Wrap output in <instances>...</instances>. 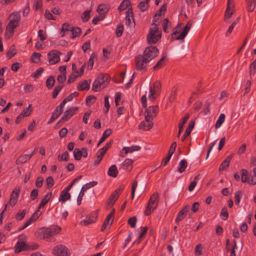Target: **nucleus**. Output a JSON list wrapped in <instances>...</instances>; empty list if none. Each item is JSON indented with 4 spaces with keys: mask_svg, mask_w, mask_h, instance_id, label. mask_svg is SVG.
<instances>
[{
    "mask_svg": "<svg viewBox=\"0 0 256 256\" xmlns=\"http://www.w3.org/2000/svg\"><path fill=\"white\" fill-rule=\"evenodd\" d=\"M187 167V162L185 160H180V167L178 168V171L180 173H182L185 171Z\"/></svg>",
    "mask_w": 256,
    "mask_h": 256,
    "instance_id": "43",
    "label": "nucleus"
},
{
    "mask_svg": "<svg viewBox=\"0 0 256 256\" xmlns=\"http://www.w3.org/2000/svg\"><path fill=\"white\" fill-rule=\"evenodd\" d=\"M30 158V156H28V154L20 155L16 160V164H24Z\"/></svg>",
    "mask_w": 256,
    "mask_h": 256,
    "instance_id": "29",
    "label": "nucleus"
},
{
    "mask_svg": "<svg viewBox=\"0 0 256 256\" xmlns=\"http://www.w3.org/2000/svg\"><path fill=\"white\" fill-rule=\"evenodd\" d=\"M72 27L70 26V24L68 23H64L62 24V37L64 36L68 32L72 31Z\"/></svg>",
    "mask_w": 256,
    "mask_h": 256,
    "instance_id": "31",
    "label": "nucleus"
},
{
    "mask_svg": "<svg viewBox=\"0 0 256 256\" xmlns=\"http://www.w3.org/2000/svg\"><path fill=\"white\" fill-rule=\"evenodd\" d=\"M105 154L102 152H98L96 153V159L94 162V165L98 166L100 164Z\"/></svg>",
    "mask_w": 256,
    "mask_h": 256,
    "instance_id": "37",
    "label": "nucleus"
},
{
    "mask_svg": "<svg viewBox=\"0 0 256 256\" xmlns=\"http://www.w3.org/2000/svg\"><path fill=\"white\" fill-rule=\"evenodd\" d=\"M145 108V112L146 113L145 116L146 120H148V118L152 120L158 112V105L150 106L148 108L146 107Z\"/></svg>",
    "mask_w": 256,
    "mask_h": 256,
    "instance_id": "11",
    "label": "nucleus"
},
{
    "mask_svg": "<svg viewBox=\"0 0 256 256\" xmlns=\"http://www.w3.org/2000/svg\"><path fill=\"white\" fill-rule=\"evenodd\" d=\"M64 87V86L58 85L56 86L54 89L53 92L52 93V98H56L59 92Z\"/></svg>",
    "mask_w": 256,
    "mask_h": 256,
    "instance_id": "50",
    "label": "nucleus"
},
{
    "mask_svg": "<svg viewBox=\"0 0 256 256\" xmlns=\"http://www.w3.org/2000/svg\"><path fill=\"white\" fill-rule=\"evenodd\" d=\"M140 146H132L130 147H124L122 150L124 152V154H126L128 153H131L135 151H138L140 150Z\"/></svg>",
    "mask_w": 256,
    "mask_h": 256,
    "instance_id": "25",
    "label": "nucleus"
},
{
    "mask_svg": "<svg viewBox=\"0 0 256 256\" xmlns=\"http://www.w3.org/2000/svg\"><path fill=\"white\" fill-rule=\"evenodd\" d=\"M220 216L222 220H226L228 216V212L226 206H224L221 210Z\"/></svg>",
    "mask_w": 256,
    "mask_h": 256,
    "instance_id": "39",
    "label": "nucleus"
},
{
    "mask_svg": "<svg viewBox=\"0 0 256 256\" xmlns=\"http://www.w3.org/2000/svg\"><path fill=\"white\" fill-rule=\"evenodd\" d=\"M150 59L146 58L144 54H139L135 58V66L137 70L146 71L147 64L150 62Z\"/></svg>",
    "mask_w": 256,
    "mask_h": 256,
    "instance_id": "4",
    "label": "nucleus"
},
{
    "mask_svg": "<svg viewBox=\"0 0 256 256\" xmlns=\"http://www.w3.org/2000/svg\"><path fill=\"white\" fill-rule=\"evenodd\" d=\"M166 10V4H164L154 14V17H159L161 16L162 12H165Z\"/></svg>",
    "mask_w": 256,
    "mask_h": 256,
    "instance_id": "55",
    "label": "nucleus"
},
{
    "mask_svg": "<svg viewBox=\"0 0 256 256\" xmlns=\"http://www.w3.org/2000/svg\"><path fill=\"white\" fill-rule=\"evenodd\" d=\"M118 174V170L116 165H112L108 168V176L116 178Z\"/></svg>",
    "mask_w": 256,
    "mask_h": 256,
    "instance_id": "30",
    "label": "nucleus"
},
{
    "mask_svg": "<svg viewBox=\"0 0 256 256\" xmlns=\"http://www.w3.org/2000/svg\"><path fill=\"white\" fill-rule=\"evenodd\" d=\"M190 28L188 26H185L182 32L177 36L178 39H184Z\"/></svg>",
    "mask_w": 256,
    "mask_h": 256,
    "instance_id": "46",
    "label": "nucleus"
},
{
    "mask_svg": "<svg viewBox=\"0 0 256 256\" xmlns=\"http://www.w3.org/2000/svg\"><path fill=\"white\" fill-rule=\"evenodd\" d=\"M247 4H248V6H247V10L248 12H252L256 6V2H252L250 0H246Z\"/></svg>",
    "mask_w": 256,
    "mask_h": 256,
    "instance_id": "53",
    "label": "nucleus"
},
{
    "mask_svg": "<svg viewBox=\"0 0 256 256\" xmlns=\"http://www.w3.org/2000/svg\"><path fill=\"white\" fill-rule=\"evenodd\" d=\"M16 50L15 48V46L12 44L9 50L6 53L7 57L10 59L14 56L16 54Z\"/></svg>",
    "mask_w": 256,
    "mask_h": 256,
    "instance_id": "35",
    "label": "nucleus"
},
{
    "mask_svg": "<svg viewBox=\"0 0 256 256\" xmlns=\"http://www.w3.org/2000/svg\"><path fill=\"white\" fill-rule=\"evenodd\" d=\"M124 188V186L120 185L111 194L107 201L108 207L111 208L113 206L116 202L120 194L122 192Z\"/></svg>",
    "mask_w": 256,
    "mask_h": 256,
    "instance_id": "6",
    "label": "nucleus"
},
{
    "mask_svg": "<svg viewBox=\"0 0 256 256\" xmlns=\"http://www.w3.org/2000/svg\"><path fill=\"white\" fill-rule=\"evenodd\" d=\"M62 52L57 50H52L48 54V62L50 64H54L60 60V55Z\"/></svg>",
    "mask_w": 256,
    "mask_h": 256,
    "instance_id": "12",
    "label": "nucleus"
},
{
    "mask_svg": "<svg viewBox=\"0 0 256 256\" xmlns=\"http://www.w3.org/2000/svg\"><path fill=\"white\" fill-rule=\"evenodd\" d=\"M194 125V122L191 121L189 122L186 131L182 138V141L184 142L186 138L190 135Z\"/></svg>",
    "mask_w": 256,
    "mask_h": 256,
    "instance_id": "19",
    "label": "nucleus"
},
{
    "mask_svg": "<svg viewBox=\"0 0 256 256\" xmlns=\"http://www.w3.org/2000/svg\"><path fill=\"white\" fill-rule=\"evenodd\" d=\"M130 5H131L130 2L129 0H123L118 8V10L120 12L127 8Z\"/></svg>",
    "mask_w": 256,
    "mask_h": 256,
    "instance_id": "33",
    "label": "nucleus"
},
{
    "mask_svg": "<svg viewBox=\"0 0 256 256\" xmlns=\"http://www.w3.org/2000/svg\"><path fill=\"white\" fill-rule=\"evenodd\" d=\"M112 133V130L110 128H108L105 130L102 137L100 138V142H104L106 139L108 138Z\"/></svg>",
    "mask_w": 256,
    "mask_h": 256,
    "instance_id": "48",
    "label": "nucleus"
},
{
    "mask_svg": "<svg viewBox=\"0 0 256 256\" xmlns=\"http://www.w3.org/2000/svg\"><path fill=\"white\" fill-rule=\"evenodd\" d=\"M40 210L38 208V210L32 214L31 217L30 218L33 222H35L40 217L41 213L40 212Z\"/></svg>",
    "mask_w": 256,
    "mask_h": 256,
    "instance_id": "61",
    "label": "nucleus"
},
{
    "mask_svg": "<svg viewBox=\"0 0 256 256\" xmlns=\"http://www.w3.org/2000/svg\"><path fill=\"white\" fill-rule=\"evenodd\" d=\"M232 14V10L231 9V8L229 7V6H226V9L224 14L225 20H226L227 18H230Z\"/></svg>",
    "mask_w": 256,
    "mask_h": 256,
    "instance_id": "64",
    "label": "nucleus"
},
{
    "mask_svg": "<svg viewBox=\"0 0 256 256\" xmlns=\"http://www.w3.org/2000/svg\"><path fill=\"white\" fill-rule=\"evenodd\" d=\"M156 208V206H152L150 204H148L144 212L146 216L150 215Z\"/></svg>",
    "mask_w": 256,
    "mask_h": 256,
    "instance_id": "40",
    "label": "nucleus"
},
{
    "mask_svg": "<svg viewBox=\"0 0 256 256\" xmlns=\"http://www.w3.org/2000/svg\"><path fill=\"white\" fill-rule=\"evenodd\" d=\"M82 150H80L78 148H76L74 151V156L76 160H80L82 156Z\"/></svg>",
    "mask_w": 256,
    "mask_h": 256,
    "instance_id": "38",
    "label": "nucleus"
},
{
    "mask_svg": "<svg viewBox=\"0 0 256 256\" xmlns=\"http://www.w3.org/2000/svg\"><path fill=\"white\" fill-rule=\"evenodd\" d=\"M242 172V178L241 180L242 182H248V171L246 169H242L241 170Z\"/></svg>",
    "mask_w": 256,
    "mask_h": 256,
    "instance_id": "60",
    "label": "nucleus"
},
{
    "mask_svg": "<svg viewBox=\"0 0 256 256\" xmlns=\"http://www.w3.org/2000/svg\"><path fill=\"white\" fill-rule=\"evenodd\" d=\"M26 213V210H24L22 211L20 210L16 214L15 218L17 220H21L24 218Z\"/></svg>",
    "mask_w": 256,
    "mask_h": 256,
    "instance_id": "45",
    "label": "nucleus"
},
{
    "mask_svg": "<svg viewBox=\"0 0 256 256\" xmlns=\"http://www.w3.org/2000/svg\"><path fill=\"white\" fill-rule=\"evenodd\" d=\"M154 123L152 120L148 119L142 122L138 126L140 129H142L144 130H149L153 126Z\"/></svg>",
    "mask_w": 256,
    "mask_h": 256,
    "instance_id": "15",
    "label": "nucleus"
},
{
    "mask_svg": "<svg viewBox=\"0 0 256 256\" xmlns=\"http://www.w3.org/2000/svg\"><path fill=\"white\" fill-rule=\"evenodd\" d=\"M190 118V114H186V115L184 116L182 120L178 124V132L177 134V137H179L182 132L183 130L184 126L186 124V122L188 121V119Z\"/></svg>",
    "mask_w": 256,
    "mask_h": 256,
    "instance_id": "22",
    "label": "nucleus"
},
{
    "mask_svg": "<svg viewBox=\"0 0 256 256\" xmlns=\"http://www.w3.org/2000/svg\"><path fill=\"white\" fill-rule=\"evenodd\" d=\"M90 10H87L83 12L82 15V22H85L89 20L90 16Z\"/></svg>",
    "mask_w": 256,
    "mask_h": 256,
    "instance_id": "47",
    "label": "nucleus"
},
{
    "mask_svg": "<svg viewBox=\"0 0 256 256\" xmlns=\"http://www.w3.org/2000/svg\"><path fill=\"white\" fill-rule=\"evenodd\" d=\"M136 216H134L130 218L128 220V224L132 228H134L136 226Z\"/></svg>",
    "mask_w": 256,
    "mask_h": 256,
    "instance_id": "63",
    "label": "nucleus"
},
{
    "mask_svg": "<svg viewBox=\"0 0 256 256\" xmlns=\"http://www.w3.org/2000/svg\"><path fill=\"white\" fill-rule=\"evenodd\" d=\"M159 195L158 192L154 193L150 196L148 203L156 208L158 202Z\"/></svg>",
    "mask_w": 256,
    "mask_h": 256,
    "instance_id": "23",
    "label": "nucleus"
},
{
    "mask_svg": "<svg viewBox=\"0 0 256 256\" xmlns=\"http://www.w3.org/2000/svg\"><path fill=\"white\" fill-rule=\"evenodd\" d=\"M10 18H11L8 24L6 27V34L9 32L12 36L14 32V29L18 26V22L20 20V16L18 13H12Z\"/></svg>",
    "mask_w": 256,
    "mask_h": 256,
    "instance_id": "3",
    "label": "nucleus"
},
{
    "mask_svg": "<svg viewBox=\"0 0 256 256\" xmlns=\"http://www.w3.org/2000/svg\"><path fill=\"white\" fill-rule=\"evenodd\" d=\"M148 2H140L138 4V8L142 12H144L148 8Z\"/></svg>",
    "mask_w": 256,
    "mask_h": 256,
    "instance_id": "52",
    "label": "nucleus"
},
{
    "mask_svg": "<svg viewBox=\"0 0 256 256\" xmlns=\"http://www.w3.org/2000/svg\"><path fill=\"white\" fill-rule=\"evenodd\" d=\"M225 114H221L215 124L216 128H218L220 127L222 124L224 123L225 120Z\"/></svg>",
    "mask_w": 256,
    "mask_h": 256,
    "instance_id": "34",
    "label": "nucleus"
},
{
    "mask_svg": "<svg viewBox=\"0 0 256 256\" xmlns=\"http://www.w3.org/2000/svg\"><path fill=\"white\" fill-rule=\"evenodd\" d=\"M126 24L128 26H135V22L134 18V14L132 7L128 8L126 11Z\"/></svg>",
    "mask_w": 256,
    "mask_h": 256,
    "instance_id": "14",
    "label": "nucleus"
},
{
    "mask_svg": "<svg viewBox=\"0 0 256 256\" xmlns=\"http://www.w3.org/2000/svg\"><path fill=\"white\" fill-rule=\"evenodd\" d=\"M203 250V246L201 244H199L195 248L194 254L196 256H200L202 254V250Z\"/></svg>",
    "mask_w": 256,
    "mask_h": 256,
    "instance_id": "54",
    "label": "nucleus"
},
{
    "mask_svg": "<svg viewBox=\"0 0 256 256\" xmlns=\"http://www.w3.org/2000/svg\"><path fill=\"white\" fill-rule=\"evenodd\" d=\"M108 10L109 9L104 4H100L98 6L96 10L98 12L101 13L100 14H104L108 12Z\"/></svg>",
    "mask_w": 256,
    "mask_h": 256,
    "instance_id": "42",
    "label": "nucleus"
},
{
    "mask_svg": "<svg viewBox=\"0 0 256 256\" xmlns=\"http://www.w3.org/2000/svg\"><path fill=\"white\" fill-rule=\"evenodd\" d=\"M69 159V154L67 151H65L62 153V155L59 154L58 157V161H65L67 162Z\"/></svg>",
    "mask_w": 256,
    "mask_h": 256,
    "instance_id": "41",
    "label": "nucleus"
},
{
    "mask_svg": "<svg viewBox=\"0 0 256 256\" xmlns=\"http://www.w3.org/2000/svg\"><path fill=\"white\" fill-rule=\"evenodd\" d=\"M46 182L47 185V188H50L54 184V179L52 176H50L46 179Z\"/></svg>",
    "mask_w": 256,
    "mask_h": 256,
    "instance_id": "62",
    "label": "nucleus"
},
{
    "mask_svg": "<svg viewBox=\"0 0 256 256\" xmlns=\"http://www.w3.org/2000/svg\"><path fill=\"white\" fill-rule=\"evenodd\" d=\"M242 193L240 190H238L236 192L234 196L236 204L239 205L240 198H242Z\"/></svg>",
    "mask_w": 256,
    "mask_h": 256,
    "instance_id": "57",
    "label": "nucleus"
},
{
    "mask_svg": "<svg viewBox=\"0 0 256 256\" xmlns=\"http://www.w3.org/2000/svg\"><path fill=\"white\" fill-rule=\"evenodd\" d=\"M189 208L190 207L188 206H186L180 211L176 219V222L177 224H178L180 221L184 218L188 212Z\"/></svg>",
    "mask_w": 256,
    "mask_h": 256,
    "instance_id": "16",
    "label": "nucleus"
},
{
    "mask_svg": "<svg viewBox=\"0 0 256 256\" xmlns=\"http://www.w3.org/2000/svg\"><path fill=\"white\" fill-rule=\"evenodd\" d=\"M41 54L38 52H34L31 56L33 62L38 64L40 61Z\"/></svg>",
    "mask_w": 256,
    "mask_h": 256,
    "instance_id": "44",
    "label": "nucleus"
},
{
    "mask_svg": "<svg viewBox=\"0 0 256 256\" xmlns=\"http://www.w3.org/2000/svg\"><path fill=\"white\" fill-rule=\"evenodd\" d=\"M148 86H150V94L148 96V99L150 100L154 101L156 99V96L159 95V93H157V92L154 91L152 87L150 86V83L148 81L147 82Z\"/></svg>",
    "mask_w": 256,
    "mask_h": 256,
    "instance_id": "26",
    "label": "nucleus"
},
{
    "mask_svg": "<svg viewBox=\"0 0 256 256\" xmlns=\"http://www.w3.org/2000/svg\"><path fill=\"white\" fill-rule=\"evenodd\" d=\"M55 79L54 76H49L46 80V86L48 90H50L55 84Z\"/></svg>",
    "mask_w": 256,
    "mask_h": 256,
    "instance_id": "32",
    "label": "nucleus"
},
{
    "mask_svg": "<svg viewBox=\"0 0 256 256\" xmlns=\"http://www.w3.org/2000/svg\"><path fill=\"white\" fill-rule=\"evenodd\" d=\"M71 30L72 34V36H71V38H74L76 36H78L82 32L81 28L78 27H72Z\"/></svg>",
    "mask_w": 256,
    "mask_h": 256,
    "instance_id": "36",
    "label": "nucleus"
},
{
    "mask_svg": "<svg viewBox=\"0 0 256 256\" xmlns=\"http://www.w3.org/2000/svg\"><path fill=\"white\" fill-rule=\"evenodd\" d=\"M133 163V160L130 158H126L122 164L121 167L123 170L130 172L132 169Z\"/></svg>",
    "mask_w": 256,
    "mask_h": 256,
    "instance_id": "18",
    "label": "nucleus"
},
{
    "mask_svg": "<svg viewBox=\"0 0 256 256\" xmlns=\"http://www.w3.org/2000/svg\"><path fill=\"white\" fill-rule=\"evenodd\" d=\"M232 158V155L230 154L222 162L219 168L220 172L224 170L226 168H228L229 166L230 162Z\"/></svg>",
    "mask_w": 256,
    "mask_h": 256,
    "instance_id": "21",
    "label": "nucleus"
},
{
    "mask_svg": "<svg viewBox=\"0 0 256 256\" xmlns=\"http://www.w3.org/2000/svg\"><path fill=\"white\" fill-rule=\"evenodd\" d=\"M48 228L50 230V231H52V234L53 236L58 234L61 231V228L56 225L51 226Z\"/></svg>",
    "mask_w": 256,
    "mask_h": 256,
    "instance_id": "51",
    "label": "nucleus"
},
{
    "mask_svg": "<svg viewBox=\"0 0 256 256\" xmlns=\"http://www.w3.org/2000/svg\"><path fill=\"white\" fill-rule=\"evenodd\" d=\"M52 253L56 256H70V254L69 250L62 244L54 246Z\"/></svg>",
    "mask_w": 256,
    "mask_h": 256,
    "instance_id": "7",
    "label": "nucleus"
},
{
    "mask_svg": "<svg viewBox=\"0 0 256 256\" xmlns=\"http://www.w3.org/2000/svg\"><path fill=\"white\" fill-rule=\"evenodd\" d=\"M52 236H53V235L52 234V231H50V230L48 228H44V232H43V238H44V239L48 238Z\"/></svg>",
    "mask_w": 256,
    "mask_h": 256,
    "instance_id": "56",
    "label": "nucleus"
},
{
    "mask_svg": "<svg viewBox=\"0 0 256 256\" xmlns=\"http://www.w3.org/2000/svg\"><path fill=\"white\" fill-rule=\"evenodd\" d=\"M96 219V214L93 213L90 214L89 216L86 218V219L80 222V224L83 223L85 226H88L90 224L94 223Z\"/></svg>",
    "mask_w": 256,
    "mask_h": 256,
    "instance_id": "20",
    "label": "nucleus"
},
{
    "mask_svg": "<svg viewBox=\"0 0 256 256\" xmlns=\"http://www.w3.org/2000/svg\"><path fill=\"white\" fill-rule=\"evenodd\" d=\"M256 72V62H252L250 66L249 74L250 76H254Z\"/></svg>",
    "mask_w": 256,
    "mask_h": 256,
    "instance_id": "59",
    "label": "nucleus"
},
{
    "mask_svg": "<svg viewBox=\"0 0 256 256\" xmlns=\"http://www.w3.org/2000/svg\"><path fill=\"white\" fill-rule=\"evenodd\" d=\"M110 78L108 74H101L97 77L92 84V90L100 92L110 82Z\"/></svg>",
    "mask_w": 256,
    "mask_h": 256,
    "instance_id": "1",
    "label": "nucleus"
},
{
    "mask_svg": "<svg viewBox=\"0 0 256 256\" xmlns=\"http://www.w3.org/2000/svg\"><path fill=\"white\" fill-rule=\"evenodd\" d=\"M159 53L158 48L156 46H149L146 48L143 54L150 61L156 57Z\"/></svg>",
    "mask_w": 256,
    "mask_h": 256,
    "instance_id": "8",
    "label": "nucleus"
},
{
    "mask_svg": "<svg viewBox=\"0 0 256 256\" xmlns=\"http://www.w3.org/2000/svg\"><path fill=\"white\" fill-rule=\"evenodd\" d=\"M96 58V56L94 54H92L89 59V60L88 62V68L90 70H92L94 63V59Z\"/></svg>",
    "mask_w": 256,
    "mask_h": 256,
    "instance_id": "58",
    "label": "nucleus"
},
{
    "mask_svg": "<svg viewBox=\"0 0 256 256\" xmlns=\"http://www.w3.org/2000/svg\"><path fill=\"white\" fill-rule=\"evenodd\" d=\"M38 244H28L24 242H18L16 246L14 252L16 253H19L22 251L32 250L38 248Z\"/></svg>",
    "mask_w": 256,
    "mask_h": 256,
    "instance_id": "5",
    "label": "nucleus"
},
{
    "mask_svg": "<svg viewBox=\"0 0 256 256\" xmlns=\"http://www.w3.org/2000/svg\"><path fill=\"white\" fill-rule=\"evenodd\" d=\"M184 52L185 49L184 46H178L174 49L172 54L174 56H179L183 54Z\"/></svg>",
    "mask_w": 256,
    "mask_h": 256,
    "instance_id": "28",
    "label": "nucleus"
},
{
    "mask_svg": "<svg viewBox=\"0 0 256 256\" xmlns=\"http://www.w3.org/2000/svg\"><path fill=\"white\" fill-rule=\"evenodd\" d=\"M162 32L159 30L157 25L150 29L146 36L148 44H154L160 39Z\"/></svg>",
    "mask_w": 256,
    "mask_h": 256,
    "instance_id": "2",
    "label": "nucleus"
},
{
    "mask_svg": "<svg viewBox=\"0 0 256 256\" xmlns=\"http://www.w3.org/2000/svg\"><path fill=\"white\" fill-rule=\"evenodd\" d=\"M20 191V188L16 187L14 189L12 192L11 193L10 200H9V204L12 206H14L16 204Z\"/></svg>",
    "mask_w": 256,
    "mask_h": 256,
    "instance_id": "13",
    "label": "nucleus"
},
{
    "mask_svg": "<svg viewBox=\"0 0 256 256\" xmlns=\"http://www.w3.org/2000/svg\"><path fill=\"white\" fill-rule=\"evenodd\" d=\"M97 184H98L97 182L92 181L90 182L87 183L86 184H84V186H82V188L79 192V194H78V197L77 198V204H78V206L80 205L82 203V197L84 195V192L88 188L96 186Z\"/></svg>",
    "mask_w": 256,
    "mask_h": 256,
    "instance_id": "10",
    "label": "nucleus"
},
{
    "mask_svg": "<svg viewBox=\"0 0 256 256\" xmlns=\"http://www.w3.org/2000/svg\"><path fill=\"white\" fill-rule=\"evenodd\" d=\"M124 25L122 24H120L118 25L116 30V34L118 37H120L124 32Z\"/></svg>",
    "mask_w": 256,
    "mask_h": 256,
    "instance_id": "49",
    "label": "nucleus"
},
{
    "mask_svg": "<svg viewBox=\"0 0 256 256\" xmlns=\"http://www.w3.org/2000/svg\"><path fill=\"white\" fill-rule=\"evenodd\" d=\"M70 194L68 192L64 190L60 192L59 201L62 202H64L66 200H70Z\"/></svg>",
    "mask_w": 256,
    "mask_h": 256,
    "instance_id": "24",
    "label": "nucleus"
},
{
    "mask_svg": "<svg viewBox=\"0 0 256 256\" xmlns=\"http://www.w3.org/2000/svg\"><path fill=\"white\" fill-rule=\"evenodd\" d=\"M91 80H84L83 81H80L79 82L78 86H77V89L78 91H82L84 90H88L90 88V84Z\"/></svg>",
    "mask_w": 256,
    "mask_h": 256,
    "instance_id": "17",
    "label": "nucleus"
},
{
    "mask_svg": "<svg viewBox=\"0 0 256 256\" xmlns=\"http://www.w3.org/2000/svg\"><path fill=\"white\" fill-rule=\"evenodd\" d=\"M52 196V192H48L42 198V202L39 204L38 207V209L41 208L44 206L48 202L49 200L51 198Z\"/></svg>",
    "mask_w": 256,
    "mask_h": 256,
    "instance_id": "27",
    "label": "nucleus"
},
{
    "mask_svg": "<svg viewBox=\"0 0 256 256\" xmlns=\"http://www.w3.org/2000/svg\"><path fill=\"white\" fill-rule=\"evenodd\" d=\"M78 108L74 107L68 110H67L64 112V114L60 120L58 122V124H62L64 122L68 121L70 118H72L78 111Z\"/></svg>",
    "mask_w": 256,
    "mask_h": 256,
    "instance_id": "9",
    "label": "nucleus"
}]
</instances>
